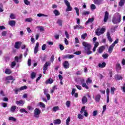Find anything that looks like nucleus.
Listing matches in <instances>:
<instances>
[{"label": "nucleus", "mask_w": 125, "mask_h": 125, "mask_svg": "<svg viewBox=\"0 0 125 125\" xmlns=\"http://www.w3.org/2000/svg\"><path fill=\"white\" fill-rule=\"evenodd\" d=\"M24 2L26 5H29V4H30V2L28 1V0H24Z\"/></svg>", "instance_id": "nucleus-62"}, {"label": "nucleus", "mask_w": 125, "mask_h": 125, "mask_svg": "<svg viewBox=\"0 0 125 125\" xmlns=\"http://www.w3.org/2000/svg\"><path fill=\"white\" fill-rule=\"evenodd\" d=\"M104 49H105V46H102L99 47V49L98 50V52L101 54L103 51H104Z\"/></svg>", "instance_id": "nucleus-15"}, {"label": "nucleus", "mask_w": 125, "mask_h": 125, "mask_svg": "<svg viewBox=\"0 0 125 125\" xmlns=\"http://www.w3.org/2000/svg\"><path fill=\"white\" fill-rule=\"evenodd\" d=\"M86 36H87V35L86 34V33H85L82 35L81 38L83 40H84V39H85V38H86Z\"/></svg>", "instance_id": "nucleus-59"}, {"label": "nucleus", "mask_w": 125, "mask_h": 125, "mask_svg": "<svg viewBox=\"0 0 125 125\" xmlns=\"http://www.w3.org/2000/svg\"><path fill=\"white\" fill-rule=\"evenodd\" d=\"M102 0H94L93 2L95 4L100 5V4H102Z\"/></svg>", "instance_id": "nucleus-16"}, {"label": "nucleus", "mask_w": 125, "mask_h": 125, "mask_svg": "<svg viewBox=\"0 0 125 125\" xmlns=\"http://www.w3.org/2000/svg\"><path fill=\"white\" fill-rule=\"evenodd\" d=\"M6 81H15V79H13V77L11 76L6 77Z\"/></svg>", "instance_id": "nucleus-28"}, {"label": "nucleus", "mask_w": 125, "mask_h": 125, "mask_svg": "<svg viewBox=\"0 0 125 125\" xmlns=\"http://www.w3.org/2000/svg\"><path fill=\"white\" fill-rule=\"evenodd\" d=\"M64 1L67 6L66 9V12L72 11V10H73V8L71 6V4H70V2L68 1V0H64Z\"/></svg>", "instance_id": "nucleus-4"}, {"label": "nucleus", "mask_w": 125, "mask_h": 125, "mask_svg": "<svg viewBox=\"0 0 125 125\" xmlns=\"http://www.w3.org/2000/svg\"><path fill=\"white\" fill-rule=\"evenodd\" d=\"M125 0H120L119 3V6H123V5L125 4Z\"/></svg>", "instance_id": "nucleus-34"}, {"label": "nucleus", "mask_w": 125, "mask_h": 125, "mask_svg": "<svg viewBox=\"0 0 125 125\" xmlns=\"http://www.w3.org/2000/svg\"><path fill=\"white\" fill-rule=\"evenodd\" d=\"M15 21H9V25H10V26H11L12 27H13V26H15Z\"/></svg>", "instance_id": "nucleus-26"}, {"label": "nucleus", "mask_w": 125, "mask_h": 125, "mask_svg": "<svg viewBox=\"0 0 125 125\" xmlns=\"http://www.w3.org/2000/svg\"><path fill=\"white\" fill-rule=\"evenodd\" d=\"M82 44L84 47V50L85 52H86V54L89 55V54H91L92 52L90 51L91 49V44L87 42H82Z\"/></svg>", "instance_id": "nucleus-1"}, {"label": "nucleus", "mask_w": 125, "mask_h": 125, "mask_svg": "<svg viewBox=\"0 0 125 125\" xmlns=\"http://www.w3.org/2000/svg\"><path fill=\"white\" fill-rule=\"evenodd\" d=\"M64 35H65V37L67 39L70 38V36L69 35V34H68V32L65 31Z\"/></svg>", "instance_id": "nucleus-55"}, {"label": "nucleus", "mask_w": 125, "mask_h": 125, "mask_svg": "<svg viewBox=\"0 0 125 125\" xmlns=\"http://www.w3.org/2000/svg\"><path fill=\"white\" fill-rule=\"evenodd\" d=\"M97 115V110H95L93 112V117H95V116Z\"/></svg>", "instance_id": "nucleus-63"}, {"label": "nucleus", "mask_w": 125, "mask_h": 125, "mask_svg": "<svg viewBox=\"0 0 125 125\" xmlns=\"http://www.w3.org/2000/svg\"><path fill=\"white\" fill-rule=\"evenodd\" d=\"M36 76H37V74H36V73H35V72H32L31 74V79H35V78H36Z\"/></svg>", "instance_id": "nucleus-41"}, {"label": "nucleus", "mask_w": 125, "mask_h": 125, "mask_svg": "<svg viewBox=\"0 0 125 125\" xmlns=\"http://www.w3.org/2000/svg\"><path fill=\"white\" fill-rule=\"evenodd\" d=\"M50 62H46L44 64L43 70L46 71L47 70V67L50 65Z\"/></svg>", "instance_id": "nucleus-10"}, {"label": "nucleus", "mask_w": 125, "mask_h": 125, "mask_svg": "<svg viewBox=\"0 0 125 125\" xmlns=\"http://www.w3.org/2000/svg\"><path fill=\"white\" fill-rule=\"evenodd\" d=\"M59 110V106H54L52 108V110L54 112H56V111H58Z\"/></svg>", "instance_id": "nucleus-39"}, {"label": "nucleus", "mask_w": 125, "mask_h": 125, "mask_svg": "<svg viewBox=\"0 0 125 125\" xmlns=\"http://www.w3.org/2000/svg\"><path fill=\"white\" fill-rule=\"evenodd\" d=\"M100 98H101V96L100 95V94H97L95 98L96 102H99V101H100Z\"/></svg>", "instance_id": "nucleus-20"}, {"label": "nucleus", "mask_w": 125, "mask_h": 125, "mask_svg": "<svg viewBox=\"0 0 125 125\" xmlns=\"http://www.w3.org/2000/svg\"><path fill=\"white\" fill-rule=\"evenodd\" d=\"M74 55L67 54L63 56V58L64 59H72V58H74Z\"/></svg>", "instance_id": "nucleus-6"}, {"label": "nucleus", "mask_w": 125, "mask_h": 125, "mask_svg": "<svg viewBox=\"0 0 125 125\" xmlns=\"http://www.w3.org/2000/svg\"><path fill=\"white\" fill-rule=\"evenodd\" d=\"M20 44V42H16L15 43V48L19 49L20 48V46H19Z\"/></svg>", "instance_id": "nucleus-33"}, {"label": "nucleus", "mask_w": 125, "mask_h": 125, "mask_svg": "<svg viewBox=\"0 0 125 125\" xmlns=\"http://www.w3.org/2000/svg\"><path fill=\"white\" fill-rule=\"evenodd\" d=\"M10 18H11V19H15V15L13 14H11L10 16Z\"/></svg>", "instance_id": "nucleus-61"}, {"label": "nucleus", "mask_w": 125, "mask_h": 125, "mask_svg": "<svg viewBox=\"0 0 125 125\" xmlns=\"http://www.w3.org/2000/svg\"><path fill=\"white\" fill-rule=\"evenodd\" d=\"M109 94H110V89H109L108 88H107L106 89V95H107V97H106V103H109Z\"/></svg>", "instance_id": "nucleus-14"}, {"label": "nucleus", "mask_w": 125, "mask_h": 125, "mask_svg": "<svg viewBox=\"0 0 125 125\" xmlns=\"http://www.w3.org/2000/svg\"><path fill=\"white\" fill-rule=\"evenodd\" d=\"M41 113H42V111L40 108H36L34 110V116L35 118H37L38 119V118L40 117V115H41Z\"/></svg>", "instance_id": "nucleus-5"}, {"label": "nucleus", "mask_w": 125, "mask_h": 125, "mask_svg": "<svg viewBox=\"0 0 125 125\" xmlns=\"http://www.w3.org/2000/svg\"><path fill=\"white\" fill-rule=\"evenodd\" d=\"M74 9L76 11L77 15L80 16V9L78 7H75Z\"/></svg>", "instance_id": "nucleus-38"}, {"label": "nucleus", "mask_w": 125, "mask_h": 125, "mask_svg": "<svg viewBox=\"0 0 125 125\" xmlns=\"http://www.w3.org/2000/svg\"><path fill=\"white\" fill-rule=\"evenodd\" d=\"M37 16L38 17H48V16L47 15H45L43 14H42V13H39L38 14H37Z\"/></svg>", "instance_id": "nucleus-29"}, {"label": "nucleus", "mask_w": 125, "mask_h": 125, "mask_svg": "<svg viewBox=\"0 0 125 125\" xmlns=\"http://www.w3.org/2000/svg\"><path fill=\"white\" fill-rule=\"evenodd\" d=\"M122 20V15L119 13H116L113 15L112 18V23L113 24H119Z\"/></svg>", "instance_id": "nucleus-2"}, {"label": "nucleus", "mask_w": 125, "mask_h": 125, "mask_svg": "<svg viewBox=\"0 0 125 125\" xmlns=\"http://www.w3.org/2000/svg\"><path fill=\"white\" fill-rule=\"evenodd\" d=\"M90 8L91 9L94 10V9H96V6H95V5L92 4L90 5Z\"/></svg>", "instance_id": "nucleus-49"}, {"label": "nucleus", "mask_w": 125, "mask_h": 125, "mask_svg": "<svg viewBox=\"0 0 125 125\" xmlns=\"http://www.w3.org/2000/svg\"><path fill=\"white\" fill-rule=\"evenodd\" d=\"M99 45V42H96L94 44V47L93 48V52H94L96 50V48L98 47Z\"/></svg>", "instance_id": "nucleus-22"}, {"label": "nucleus", "mask_w": 125, "mask_h": 125, "mask_svg": "<svg viewBox=\"0 0 125 125\" xmlns=\"http://www.w3.org/2000/svg\"><path fill=\"white\" fill-rule=\"evenodd\" d=\"M53 13H54L55 16H59V15H60V13L57 10H54Z\"/></svg>", "instance_id": "nucleus-35"}, {"label": "nucleus", "mask_w": 125, "mask_h": 125, "mask_svg": "<svg viewBox=\"0 0 125 125\" xmlns=\"http://www.w3.org/2000/svg\"><path fill=\"white\" fill-rule=\"evenodd\" d=\"M121 88H122L123 92L125 93V83L124 84V86L123 87H121Z\"/></svg>", "instance_id": "nucleus-64"}, {"label": "nucleus", "mask_w": 125, "mask_h": 125, "mask_svg": "<svg viewBox=\"0 0 125 125\" xmlns=\"http://www.w3.org/2000/svg\"><path fill=\"white\" fill-rule=\"evenodd\" d=\"M11 73V70L8 68H7L5 70V74H6L7 75H10V74Z\"/></svg>", "instance_id": "nucleus-36"}, {"label": "nucleus", "mask_w": 125, "mask_h": 125, "mask_svg": "<svg viewBox=\"0 0 125 125\" xmlns=\"http://www.w3.org/2000/svg\"><path fill=\"white\" fill-rule=\"evenodd\" d=\"M74 30H76L77 29L78 30H80V29H83V27L80 25H77L74 26Z\"/></svg>", "instance_id": "nucleus-25"}, {"label": "nucleus", "mask_w": 125, "mask_h": 125, "mask_svg": "<svg viewBox=\"0 0 125 125\" xmlns=\"http://www.w3.org/2000/svg\"><path fill=\"white\" fill-rule=\"evenodd\" d=\"M105 31H106V29L104 27H103L101 29L98 28L96 30V35H97V36H101V35L105 33Z\"/></svg>", "instance_id": "nucleus-3"}, {"label": "nucleus", "mask_w": 125, "mask_h": 125, "mask_svg": "<svg viewBox=\"0 0 125 125\" xmlns=\"http://www.w3.org/2000/svg\"><path fill=\"white\" fill-rule=\"evenodd\" d=\"M63 66L64 69H69V67H70L69 62H68V61H65L63 63Z\"/></svg>", "instance_id": "nucleus-7"}, {"label": "nucleus", "mask_w": 125, "mask_h": 125, "mask_svg": "<svg viewBox=\"0 0 125 125\" xmlns=\"http://www.w3.org/2000/svg\"><path fill=\"white\" fill-rule=\"evenodd\" d=\"M114 47H115V46L114 45V44H112L109 46L108 48V52L109 53H112V52H113V49H114Z\"/></svg>", "instance_id": "nucleus-17"}, {"label": "nucleus", "mask_w": 125, "mask_h": 125, "mask_svg": "<svg viewBox=\"0 0 125 125\" xmlns=\"http://www.w3.org/2000/svg\"><path fill=\"white\" fill-rule=\"evenodd\" d=\"M39 105L40 107L42 108H45V104H44L43 103H42V102L39 103Z\"/></svg>", "instance_id": "nucleus-43"}, {"label": "nucleus", "mask_w": 125, "mask_h": 125, "mask_svg": "<svg viewBox=\"0 0 125 125\" xmlns=\"http://www.w3.org/2000/svg\"><path fill=\"white\" fill-rule=\"evenodd\" d=\"M109 57V55L108 54H104L103 55V57L104 59H107Z\"/></svg>", "instance_id": "nucleus-50"}, {"label": "nucleus", "mask_w": 125, "mask_h": 125, "mask_svg": "<svg viewBox=\"0 0 125 125\" xmlns=\"http://www.w3.org/2000/svg\"><path fill=\"white\" fill-rule=\"evenodd\" d=\"M86 83H92V81L90 80V78H88L86 81Z\"/></svg>", "instance_id": "nucleus-56"}, {"label": "nucleus", "mask_w": 125, "mask_h": 125, "mask_svg": "<svg viewBox=\"0 0 125 125\" xmlns=\"http://www.w3.org/2000/svg\"><path fill=\"white\" fill-rule=\"evenodd\" d=\"M25 21L26 22H32V21H33V19L31 18H27L25 19Z\"/></svg>", "instance_id": "nucleus-53"}, {"label": "nucleus", "mask_w": 125, "mask_h": 125, "mask_svg": "<svg viewBox=\"0 0 125 125\" xmlns=\"http://www.w3.org/2000/svg\"><path fill=\"white\" fill-rule=\"evenodd\" d=\"M78 118V119H79V120H83V116L81 114H79Z\"/></svg>", "instance_id": "nucleus-54"}, {"label": "nucleus", "mask_w": 125, "mask_h": 125, "mask_svg": "<svg viewBox=\"0 0 125 125\" xmlns=\"http://www.w3.org/2000/svg\"><path fill=\"white\" fill-rule=\"evenodd\" d=\"M82 13L83 15H88V14H89L90 12H89V11H84L82 12Z\"/></svg>", "instance_id": "nucleus-45"}, {"label": "nucleus", "mask_w": 125, "mask_h": 125, "mask_svg": "<svg viewBox=\"0 0 125 125\" xmlns=\"http://www.w3.org/2000/svg\"><path fill=\"white\" fill-rule=\"evenodd\" d=\"M21 89L20 88H17L14 90L16 94H18V91H20Z\"/></svg>", "instance_id": "nucleus-58"}, {"label": "nucleus", "mask_w": 125, "mask_h": 125, "mask_svg": "<svg viewBox=\"0 0 125 125\" xmlns=\"http://www.w3.org/2000/svg\"><path fill=\"white\" fill-rule=\"evenodd\" d=\"M15 110H16V106L15 105H13L12 106L10 111L11 112H15Z\"/></svg>", "instance_id": "nucleus-40"}, {"label": "nucleus", "mask_w": 125, "mask_h": 125, "mask_svg": "<svg viewBox=\"0 0 125 125\" xmlns=\"http://www.w3.org/2000/svg\"><path fill=\"white\" fill-rule=\"evenodd\" d=\"M82 104H85L87 102V98L85 96H83L82 99Z\"/></svg>", "instance_id": "nucleus-18"}, {"label": "nucleus", "mask_w": 125, "mask_h": 125, "mask_svg": "<svg viewBox=\"0 0 125 125\" xmlns=\"http://www.w3.org/2000/svg\"><path fill=\"white\" fill-rule=\"evenodd\" d=\"M116 68L117 71H120V70H122V66H121V64L118 63L116 64Z\"/></svg>", "instance_id": "nucleus-24"}, {"label": "nucleus", "mask_w": 125, "mask_h": 125, "mask_svg": "<svg viewBox=\"0 0 125 125\" xmlns=\"http://www.w3.org/2000/svg\"><path fill=\"white\" fill-rule=\"evenodd\" d=\"M115 91H116V88L114 87H111V89H110L111 94H112V95H114V94H115Z\"/></svg>", "instance_id": "nucleus-27"}, {"label": "nucleus", "mask_w": 125, "mask_h": 125, "mask_svg": "<svg viewBox=\"0 0 125 125\" xmlns=\"http://www.w3.org/2000/svg\"><path fill=\"white\" fill-rule=\"evenodd\" d=\"M84 110H85V106H84L82 108L80 113L83 114L84 112Z\"/></svg>", "instance_id": "nucleus-57"}, {"label": "nucleus", "mask_w": 125, "mask_h": 125, "mask_svg": "<svg viewBox=\"0 0 125 125\" xmlns=\"http://www.w3.org/2000/svg\"><path fill=\"white\" fill-rule=\"evenodd\" d=\"M66 106L69 108V107H70V105H71V102L69 101H66V103H65Z\"/></svg>", "instance_id": "nucleus-48"}, {"label": "nucleus", "mask_w": 125, "mask_h": 125, "mask_svg": "<svg viewBox=\"0 0 125 125\" xmlns=\"http://www.w3.org/2000/svg\"><path fill=\"white\" fill-rule=\"evenodd\" d=\"M40 45V43L39 42L36 43V45L35 46V47L34 48V53L35 54H37L38 53V51H39V46Z\"/></svg>", "instance_id": "nucleus-12"}, {"label": "nucleus", "mask_w": 125, "mask_h": 125, "mask_svg": "<svg viewBox=\"0 0 125 125\" xmlns=\"http://www.w3.org/2000/svg\"><path fill=\"white\" fill-rule=\"evenodd\" d=\"M106 36H107L108 41H109V42L110 43H111L112 42H113V39H112V38L111 37V35H110V32H107Z\"/></svg>", "instance_id": "nucleus-13"}, {"label": "nucleus", "mask_w": 125, "mask_h": 125, "mask_svg": "<svg viewBox=\"0 0 125 125\" xmlns=\"http://www.w3.org/2000/svg\"><path fill=\"white\" fill-rule=\"evenodd\" d=\"M22 56H23V55L22 54H21L19 57H15V61H16V62H20L19 61V60L21 59L22 58Z\"/></svg>", "instance_id": "nucleus-23"}, {"label": "nucleus", "mask_w": 125, "mask_h": 125, "mask_svg": "<svg viewBox=\"0 0 125 125\" xmlns=\"http://www.w3.org/2000/svg\"><path fill=\"white\" fill-rule=\"evenodd\" d=\"M62 22H63V21L61 20H58L57 21V23L60 26H62Z\"/></svg>", "instance_id": "nucleus-47"}, {"label": "nucleus", "mask_w": 125, "mask_h": 125, "mask_svg": "<svg viewBox=\"0 0 125 125\" xmlns=\"http://www.w3.org/2000/svg\"><path fill=\"white\" fill-rule=\"evenodd\" d=\"M93 21H94V19H93V18L89 19L86 22V25L88 24V23H92Z\"/></svg>", "instance_id": "nucleus-37"}, {"label": "nucleus", "mask_w": 125, "mask_h": 125, "mask_svg": "<svg viewBox=\"0 0 125 125\" xmlns=\"http://www.w3.org/2000/svg\"><path fill=\"white\" fill-rule=\"evenodd\" d=\"M44 93L45 95H46L47 100H49L50 99V95L48 94V91L47 90V89H45L44 90Z\"/></svg>", "instance_id": "nucleus-9"}, {"label": "nucleus", "mask_w": 125, "mask_h": 125, "mask_svg": "<svg viewBox=\"0 0 125 125\" xmlns=\"http://www.w3.org/2000/svg\"><path fill=\"white\" fill-rule=\"evenodd\" d=\"M3 5L2 3L0 4V12H2L3 11Z\"/></svg>", "instance_id": "nucleus-51"}, {"label": "nucleus", "mask_w": 125, "mask_h": 125, "mask_svg": "<svg viewBox=\"0 0 125 125\" xmlns=\"http://www.w3.org/2000/svg\"><path fill=\"white\" fill-rule=\"evenodd\" d=\"M117 43H119V39H117L114 43H113L112 44H114V46H115L116 44H117Z\"/></svg>", "instance_id": "nucleus-60"}, {"label": "nucleus", "mask_w": 125, "mask_h": 125, "mask_svg": "<svg viewBox=\"0 0 125 125\" xmlns=\"http://www.w3.org/2000/svg\"><path fill=\"white\" fill-rule=\"evenodd\" d=\"M82 86L83 87H85L86 89H88V86L87 85H86V83H82Z\"/></svg>", "instance_id": "nucleus-44"}, {"label": "nucleus", "mask_w": 125, "mask_h": 125, "mask_svg": "<svg viewBox=\"0 0 125 125\" xmlns=\"http://www.w3.org/2000/svg\"><path fill=\"white\" fill-rule=\"evenodd\" d=\"M98 66L100 68H104L106 66V63L103 62L102 63H99Z\"/></svg>", "instance_id": "nucleus-32"}, {"label": "nucleus", "mask_w": 125, "mask_h": 125, "mask_svg": "<svg viewBox=\"0 0 125 125\" xmlns=\"http://www.w3.org/2000/svg\"><path fill=\"white\" fill-rule=\"evenodd\" d=\"M109 18V13H108V11H105V14H104V22H106Z\"/></svg>", "instance_id": "nucleus-11"}, {"label": "nucleus", "mask_w": 125, "mask_h": 125, "mask_svg": "<svg viewBox=\"0 0 125 125\" xmlns=\"http://www.w3.org/2000/svg\"><path fill=\"white\" fill-rule=\"evenodd\" d=\"M37 29L40 31V32H44V27L42 26H38L36 27Z\"/></svg>", "instance_id": "nucleus-19"}, {"label": "nucleus", "mask_w": 125, "mask_h": 125, "mask_svg": "<svg viewBox=\"0 0 125 125\" xmlns=\"http://www.w3.org/2000/svg\"><path fill=\"white\" fill-rule=\"evenodd\" d=\"M54 125H60L61 124V120L60 119H56L53 121Z\"/></svg>", "instance_id": "nucleus-21"}, {"label": "nucleus", "mask_w": 125, "mask_h": 125, "mask_svg": "<svg viewBox=\"0 0 125 125\" xmlns=\"http://www.w3.org/2000/svg\"><path fill=\"white\" fill-rule=\"evenodd\" d=\"M20 112L21 113H26V114H28V111H26V110H25V109L24 108H22L21 109H20Z\"/></svg>", "instance_id": "nucleus-52"}, {"label": "nucleus", "mask_w": 125, "mask_h": 125, "mask_svg": "<svg viewBox=\"0 0 125 125\" xmlns=\"http://www.w3.org/2000/svg\"><path fill=\"white\" fill-rule=\"evenodd\" d=\"M70 121H71V117H68V118L66 119V125H70Z\"/></svg>", "instance_id": "nucleus-42"}, {"label": "nucleus", "mask_w": 125, "mask_h": 125, "mask_svg": "<svg viewBox=\"0 0 125 125\" xmlns=\"http://www.w3.org/2000/svg\"><path fill=\"white\" fill-rule=\"evenodd\" d=\"M9 121H12L13 122H16V119L13 117H9Z\"/></svg>", "instance_id": "nucleus-46"}, {"label": "nucleus", "mask_w": 125, "mask_h": 125, "mask_svg": "<svg viewBox=\"0 0 125 125\" xmlns=\"http://www.w3.org/2000/svg\"><path fill=\"white\" fill-rule=\"evenodd\" d=\"M17 105H18L19 106H23L24 104H25V102L22 100L19 101H17L16 102Z\"/></svg>", "instance_id": "nucleus-8"}, {"label": "nucleus", "mask_w": 125, "mask_h": 125, "mask_svg": "<svg viewBox=\"0 0 125 125\" xmlns=\"http://www.w3.org/2000/svg\"><path fill=\"white\" fill-rule=\"evenodd\" d=\"M115 78L117 80H122V79H123V77H122V76H121V75H116L115 76Z\"/></svg>", "instance_id": "nucleus-30"}, {"label": "nucleus", "mask_w": 125, "mask_h": 125, "mask_svg": "<svg viewBox=\"0 0 125 125\" xmlns=\"http://www.w3.org/2000/svg\"><path fill=\"white\" fill-rule=\"evenodd\" d=\"M46 83L48 84L49 83L50 84H51L53 83V80L51 79H49L46 81Z\"/></svg>", "instance_id": "nucleus-31"}]
</instances>
